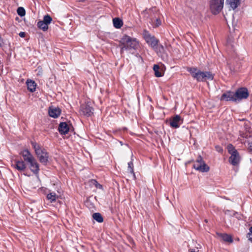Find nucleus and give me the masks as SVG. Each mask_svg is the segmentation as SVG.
Returning <instances> with one entry per match:
<instances>
[{"label": "nucleus", "instance_id": "bb28decb", "mask_svg": "<svg viewBox=\"0 0 252 252\" xmlns=\"http://www.w3.org/2000/svg\"><path fill=\"white\" fill-rule=\"evenodd\" d=\"M152 22L153 23L154 28L158 27L161 24V21L159 18H157L156 20H152Z\"/></svg>", "mask_w": 252, "mask_h": 252}, {"label": "nucleus", "instance_id": "39448f33", "mask_svg": "<svg viewBox=\"0 0 252 252\" xmlns=\"http://www.w3.org/2000/svg\"><path fill=\"white\" fill-rule=\"evenodd\" d=\"M94 109L91 106L89 102H87L81 105L79 109L80 115L85 117H89L94 114Z\"/></svg>", "mask_w": 252, "mask_h": 252}, {"label": "nucleus", "instance_id": "0eeeda50", "mask_svg": "<svg viewBox=\"0 0 252 252\" xmlns=\"http://www.w3.org/2000/svg\"><path fill=\"white\" fill-rule=\"evenodd\" d=\"M143 36L146 43L150 45L152 48L159 42V40L154 35H151L147 30L143 31Z\"/></svg>", "mask_w": 252, "mask_h": 252}, {"label": "nucleus", "instance_id": "58836bf2", "mask_svg": "<svg viewBox=\"0 0 252 252\" xmlns=\"http://www.w3.org/2000/svg\"><path fill=\"white\" fill-rule=\"evenodd\" d=\"M243 137H245V138H247V136H242Z\"/></svg>", "mask_w": 252, "mask_h": 252}, {"label": "nucleus", "instance_id": "2eb2a0df", "mask_svg": "<svg viewBox=\"0 0 252 252\" xmlns=\"http://www.w3.org/2000/svg\"><path fill=\"white\" fill-rule=\"evenodd\" d=\"M21 154L23 156L24 161L27 162L32 161V160L34 158L30 151L28 150H24L21 152Z\"/></svg>", "mask_w": 252, "mask_h": 252}, {"label": "nucleus", "instance_id": "423d86ee", "mask_svg": "<svg viewBox=\"0 0 252 252\" xmlns=\"http://www.w3.org/2000/svg\"><path fill=\"white\" fill-rule=\"evenodd\" d=\"M193 168L200 172H208L209 167L205 163L202 158L199 156L193 165Z\"/></svg>", "mask_w": 252, "mask_h": 252}, {"label": "nucleus", "instance_id": "ddd939ff", "mask_svg": "<svg viewBox=\"0 0 252 252\" xmlns=\"http://www.w3.org/2000/svg\"><path fill=\"white\" fill-rule=\"evenodd\" d=\"M12 166L19 171H23L26 168V165L23 160H16L14 163H12Z\"/></svg>", "mask_w": 252, "mask_h": 252}, {"label": "nucleus", "instance_id": "a878e982", "mask_svg": "<svg viewBox=\"0 0 252 252\" xmlns=\"http://www.w3.org/2000/svg\"><path fill=\"white\" fill-rule=\"evenodd\" d=\"M227 148L228 152L230 154H234V153L236 154V152H238L237 150H236L235 149L234 147L231 144H229L228 145Z\"/></svg>", "mask_w": 252, "mask_h": 252}, {"label": "nucleus", "instance_id": "72a5a7b5", "mask_svg": "<svg viewBox=\"0 0 252 252\" xmlns=\"http://www.w3.org/2000/svg\"><path fill=\"white\" fill-rule=\"evenodd\" d=\"M19 35L21 37H25L26 36V33L25 32H21L19 33Z\"/></svg>", "mask_w": 252, "mask_h": 252}, {"label": "nucleus", "instance_id": "ea45409f", "mask_svg": "<svg viewBox=\"0 0 252 252\" xmlns=\"http://www.w3.org/2000/svg\"><path fill=\"white\" fill-rule=\"evenodd\" d=\"M244 119H241V120H240V121H244Z\"/></svg>", "mask_w": 252, "mask_h": 252}, {"label": "nucleus", "instance_id": "f704fd0d", "mask_svg": "<svg viewBox=\"0 0 252 252\" xmlns=\"http://www.w3.org/2000/svg\"><path fill=\"white\" fill-rule=\"evenodd\" d=\"M233 211H231L230 210H226L225 212V214L226 215H229L230 216H233V213H232Z\"/></svg>", "mask_w": 252, "mask_h": 252}, {"label": "nucleus", "instance_id": "e433bc0d", "mask_svg": "<svg viewBox=\"0 0 252 252\" xmlns=\"http://www.w3.org/2000/svg\"><path fill=\"white\" fill-rule=\"evenodd\" d=\"M189 252H195V251L193 249H190L189 250Z\"/></svg>", "mask_w": 252, "mask_h": 252}, {"label": "nucleus", "instance_id": "1a4fd4ad", "mask_svg": "<svg viewBox=\"0 0 252 252\" xmlns=\"http://www.w3.org/2000/svg\"><path fill=\"white\" fill-rule=\"evenodd\" d=\"M236 99H246L249 96L248 89L246 88H241L235 93Z\"/></svg>", "mask_w": 252, "mask_h": 252}, {"label": "nucleus", "instance_id": "6ab92c4d", "mask_svg": "<svg viewBox=\"0 0 252 252\" xmlns=\"http://www.w3.org/2000/svg\"><path fill=\"white\" fill-rule=\"evenodd\" d=\"M218 235L225 242L231 243L233 241L232 237L230 235L226 233H220Z\"/></svg>", "mask_w": 252, "mask_h": 252}, {"label": "nucleus", "instance_id": "dca6fc26", "mask_svg": "<svg viewBox=\"0 0 252 252\" xmlns=\"http://www.w3.org/2000/svg\"><path fill=\"white\" fill-rule=\"evenodd\" d=\"M69 127L65 122H61L58 127L59 132L62 134H66L69 131Z\"/></svg>", "mask_w": 252, "mask_h": 252}, {"label": "nucleus", "instance_id": "473e14b6", "mask_svg": "<svg viewBox=\"0 0 252 252\" xmlns=\"http://www.w3.org/2000/svg\"><path fill=\"white\" fill-rule=\"evenodd\" d=\"M233 216L235 217L236 218H238L239 220L241 219V215L239 214L237 212L233 211Z\"/></svg>", "mask_w": 252, "mask_h": 252}, {"label": "nucleus", "instance_id": "9d476101", "mask_svg": "<svg viewBox=\"0 0 252 252\" xmlns=\"http://www.w3.org/2000/svg\"><path fill=\"white\" fill-rule=\"evenodd\" d=\"M220 100L236 101L237 99L235 93L231 91H227L223 93L220 97Z\"/></svg>", "mask_w": 252, "mask_h": 252}, {"label": "nucleus", "instance_id": "393cba45", "mask_svg": "<svg viewBox=\"0 0 252 252\" xmlns=\"http://www.w3.org/2000/svg\"><path fill=\"white\" fill-rule=\"evenodd\" d=\"M153 49L155 50L157 53H163L164 51V47L161 44H158V43L155 47H154Z\"/></svg>", "mask_w": 252, "mask_h": 252}, {"label": "nucleus", "instance_id": "4c0bfd02", "mask_svg": "<svg viewBox=\"0 0 252 252\" xmlns=\"http://www.w3.org/2000/svg\"><path fill=\"white\" fill-rule=\"evenodd\" d=\"M249 241L252 242V237L251 238V239Z\"/></svg>", "mask_w": 252, "mask_h": 252}, {"label": "nucleus", "instance_id": "2f4dec72", "mask_svg": "<svg viewBox=\"0 0 252 252\" xmlns=\"http://www.w3.org/2000/svg\"><path fill=\"white\" fill-rule=\"evenodd\" d=\"M247 237L248 238L249 240L252 237V226L250 228V233L247 234Z\"/></svg>", "mask_w": 252, "mask_h": 252}, {"label": "nucleus", "instance_id": "c756f323", "mask_svg": "<svg viewBox=\"0 0 252 252\" xmlns=\"http://www.w3.org/2000/svg\"><path fill=\"white\" fill-rule=\"evenodd\" d=\"M91 185L94 186L96 188L99 189H103L102 186L99 184L95 180H92L91 181Z\"/></svg>", "mask_w": 252, "mask_h": 252}, {"label": "nucleus", "instance_id": "c85d7f7f", "mask_svg": "<svg viewBox=\"0 0 252 252\" xmlns=\"http://www.w3.org/2000/svg\"><path fill=\"white\" fill-rule=\"evenodd\" d=\"M17 14L21 17H23L26 14L25 9L23 7H19L17 10Z\"/></svg>", "mask_w": 252, "mask_h": 252}, {"label": "nucleus", "instance_id": "20e7f679", "mask_svg": "<svg viewBox=\"0 0 252 252\" xmlns=\"http://www.w3.org/2000/svg\"><path fill=\"white\" fill-rule=\"evenodd\" d=\"M224 0H210V9L214 15L219 14L223 9Z\"/></svg>", "mask_w": 252, "mask_h": 252}, {"label": "nucleus", "instance_id": "6e6552de", "mask_svg": "<svg viewBox=\"0 0 252 252\" xmlns=\"http://www.w3.org/2000/svg\"><path fill=\"white\" fill-rule=\"evenodd\" d=\"M183 123V120L178 115L171 117L170 119V126L172 128H179Z\"/></svg>", "mask_w": 252, "mask_h": 252}, {"label": "nucleus", "instance_id": "f257e3e1", "mask_svg": "<svg viewBox=\"0 0 252 252\" xmlns=\"http://www.w3.org/2000/svg\"><path fill=\"white\" fill-rule=\"evenodd\" d=\"M187 71L190 73L193 79L198 82H205L213 80L214 74L211 71H202L196 67H188Z\"/></svg>", "mask_w": 252, "mask_h": 252}, {"label": "nucleus", "instance_id": "4be33fe9", "mask_svg": "<svg viewBox=\"0 0 252 252\" xmlns=\"http://www.w3.org/2000/svg\"><path fill=\"white\" fill-rule=\"evenodd\" d=\"M37 26L38 28L42 30L43 31H47L48 29V26L42 21H39L37 22Z\"/></svg>", "mask_w": 252, "mask_h": 252}, {"label": "nucleus", "instance_id": "7c9ffc66", "mask_svg": "<svg viewBox=\"0 0 252 252\" xmlns=\"http://www.w3.org/2000/svg\"><path fill=\"white\" fill-rule=\"evenodd\" d=\"M128 171L131 174H134L133 163L132 161L128 163Z\"/></svg>", "mask_w": 252, "mask_h": 252}, {"label": "nucleus", "instance_id": "aec40b11", "mask_svg": "<svg viewBox=\"0 0 252 252\" xmlns=\"http://www.w3.org/2000/svg\"><path fill=\"white\" fill-rule=\"evenodd\" d=\"M241 0H226V3L233 9H236L240 4Z\"/></svg>", "mask_w": 252, "mask_h": 252}, {"label": "nucleus", "instance_id": "412c9836", "mask_svg": "<svg viewBox=\"0 0 252 252\" xmlns=\"http://www.w3.org/2000/svg\"><path fill=\"white\" fill-rule=\"evenodd\" d=\"M114 27L117 29L121 28L123 24V21L119 18H115L113 19Z\"/></svg>", "mask_w": 252, "mask_h": 252}, {"label": "nucleus", "instance_id": "9b49d317", "mask_svg": "<svg viewBox=\"0 0 252 252\" xmlns=\"http://www.w3.org/2000/svg\"><path fill=\"white\" fill-rule=\"evenodd\" d=\"M29 168L32 172L34 174H38L39 171V164L35 158L33 159L32 161H29Z\"/></svg>", "mask_w": 252, "mask_h": 252}, {"label": "nucleus", "instance_id": "f8f14e48", "mask_svg": "<svg viewBox=\"0 0 252 252\" xmlns=\"http://www.w3.org/2000/svg\"><path fill=\"white\" fill-rule=\"evenodd\" d=\"M231 156L229 158V162L233 166H237L240 161V157L238 152L230 154Z\"/></svg>", "mask_w": 252, "mask_h": 252}, {"label": "nucleus", "instance_id": "7ed1b4c3", "mask_svg": "<svg viewBox=\"0 0 252 252\" xmlns=\"http://www.w3.org/2000/svg\"><path fill=\"white\" fill-rule=\"evenodd\" d=\"M32 145L35 151L40 162L44 165H46L48 162L49 154L47 151L36 144V143L32 142Z\"/></svg>", "mask_w": 252, "mask_h": 252}, {"label": "nucleus", "instance_id": "5701e85b", "mask_svg": "<svg viewBox=\"0 0 252 252\" xmlns=\"http://www.w3.org/2000/svg\"><path fill=\"white\" fill-rule=\"evenodd\" d=\"M93 218L99 223L103 221V218L99 213H94L93 215Z\"/></svg>", "mask_w": 252, "mask_h": 252}, {"label": "nucleus", "instance_id": "c9c22d12", "mask_svg": "<svg viewBox=\"0 0 252 252\" xmlns=\"http://www.w3.org/2000/svg\"><path fill=\"white\" fill-rule=\"evenodd\" d=\"M249 150L252 153V142L249 143Z\"/></svg>", "mask_w": 252, "mask_h": 252}, {"label": "nucleus", "instance_id": "a211bd4d", "mask_svg": "<svg viewBox=\"0 0 252 252\" xmlns=\"http://www.w3.org/2000/svg\"><path fill=\"white\" fill-rule=\"evenodd\" d=\"M59 196L54 192H51L47 193L46 198L51 203L55 202L58 198Z\"/></svg>", "mask_w": 252, "mask_h": 252}, {"label": "nucleus", "instance_id": "f03ea898", "mask_svg": "<svg viewBox=\"0 0 252 252\" xmlns=\"http://www.w3.org/2000/svg\"><path fill=\"white\" fill-rule=\"evenodd\" d=\"M121 46V54L124 50H136L139 47V42L135 38H132L127 35H125L120 41Z\"/></svg>", "mask_w": 252, "mask_h": 252}, {"label": "nucleus", "instance_id": "b1692460", "mask_svg": "<svg viewBox=\"0 0 252 252\" xmlns=\"http://www.w3.org/2000/svg\"><path fill=\"white\" fill-rule=\"evenodd\" d=\"M153 70L155 72V75L157 77H160L162 76V73L159 71V66L157 64H155L153 67Z\"/></svg>", "mask_w": 252, "mask_h": 252}, {"label": "nucleus", "instance_id": "cd10ccee", "mask_svg": "<svg viewBox=\"0 0 252 252\" xmlns=\"http://www.w3.org/2000/svg\"><path fill=\"white\" fill-rule=\"evenodd\" d=\"M43 21L48 26L52 22V18L50 15L47 14L44 16Z\"/></svg>", "mask_w": 252, "mask_h": 252}, {"label": "nucleus", "instance_id": "f3484780", "mask_svg": "<svg viewBox=\"0 0 252 252\" xmlns=\"http://www.w3.org/2000/svg\"><path fill=\"white\" fill-rule=\"evenodd\" d=\"M26 84L28 90L30 92L33 93L35 91L36 84L34 81L28 79L27 80Z\"/></svg>", "mask_w": 252, "mask_h": 252}, {"label": "nucleus", "instance_id": "4468645a", "mask_svg": "<svg viewBox=\"0 0 252 252\" xmlns=\"http://www.w3.org/2000/svg\"><path fill=\"white\" fill-rule=\"evenodd\" d=\"M61 110L58 107H50L48 111L49 115L54 118H58L61 114Z\"/></svg>", "mask_w": 252, "mask_h": 252}]
</instances>
